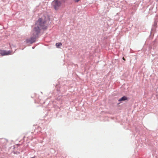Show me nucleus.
Returning a JSON list of instances; mask_svg holds the SVG:
<instances>
[{
  "mask_svg": "<svg viewBox=\"0 0 158 158\" xmlns=\"http://www.w3.org/2000/svg\"><path fill=\"white\" fill-rule=\"evenodd\" d=\"M61 4V2L58 0H54L52 3V5L55 9L58 10Z\"/></svg>",
  "mask_w": 158,
  "mask_h": 158,
  "instance_id": "nucleus-2",
  "label": "nucleus"
},
{
  "mask_svg": "<svg viewBox=\"0 0 158 158\" xmlns=\"http://www.w3.org/2000/svg\"><path fill=\"white\" fill-rule=\"evenodd\" d=\"M62 45V44L61 43H57L56 44V46L57 48H60V47Z\"/></svg>",
  "mask_w": 158,
  "mask_h": 158,
  "instance_id": "nucleus-5",
  "label": "nucleus"
},
{
  "mask_svg": "<svg viewBox=\"0 0 158 158\" xmlns=\"http://www.w3.org/2000/svg\"><path fill=\"white\" fill-rule=\"evenodd\" d=\"M127 98L126 96H123L120 99L118 100V101L119 102L122 101H125L127 100Z\"/></svg>",
  "mask_w": 158,
  "mask_h": 158,
  "instance_id": "nucleus-4",
  "label": "nucleus"
},
{
  "mask_svg": "<svg viewBox=\"0 0 158 158\" xmlns=\"http://www.w3.org/2000/svg\"><path fill=\"white\" fill-rule=\"evenodd\" d=\"M11 52L10 51H6L4 50H0V54L2 56L8 55L11 54Z\"/></svg>",
  "mask_w": 158,
  "mask_h": 158,
  "instance_id": "nucleus-3",
  "label": "nucleus"
},
{
  "mask_svg": "<svg viewBox=\"0 0 158 158\" xmlns=\"http://www.w3.org/2000/svg\"><path fill=\"white\" fill-rule=\"evenodd\" d=\"M45 18L43 17L40 18L36 22L35 27L32 31L33 36L25 40L26 43L32 44L35 42L41 29H46L47 26Z\"/></svg>",
  "mask_w": 158,
  "mask_h": 158,
  "instance_id": "nucleus-1",
  "label": "nucleus"
},
{
  "mask_svg": "<svg viewBox=\"0 0 158 158\" xmlns=\"http://www.w3.org/2000/svg\"><path fill=\"white\" fill-rule=\"evenodd\" d=\"M123 60H125V59L124 58V57H123Z\"/></svg>",
  "mask_w": 158,
  "mask_h": 158,
  "instance_id": "nucleus-7",
  "label": "nucleus"
},
{
  "mask_svg": "<svg viewBox=\"0 0 158 158\" xmlns=\"http://www.w3.org/2000/svg\"><path fill=\"white\" fill-rule=\"evenodd\" d=\"M80 0H75V1L76 2H78Z\"/></svg>",
  "mask_w": 158,
  "mask_h": 158,
  "instance_id": "nucleus-6",
  "label": "nucleus"
}]
</instances>
